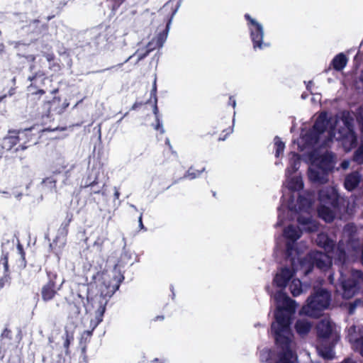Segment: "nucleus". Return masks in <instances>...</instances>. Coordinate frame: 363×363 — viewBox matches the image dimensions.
Listing matches in <instances>:
<instances>
[{"label":"nucleus","instance_id":"1","mask_svg":"<svg viewBox=\"0 0 363 363\" xmlns=\"http://www.w3.org/2000/svg\"><path fill=\"white\" fill-rule=\"evenodd\" d=\"M353 122L354 115L349 111L330 117L327 113L322 112L311 130L302 129L297 145L301 151L308 154L310 160L308 177L312 182L322 184L328 182V174L335 164V156L324 148L333 140L340 142L346 152L355 146L357 137Z\"/></svg>","mask_w":363,"mask_h":363},{"label":"nucleus","instance_id":"2","mask_svg":"<svg viewBox=\"0 0 363 363\" xmlns=\"http://www.w3.org/2000/svg\"><path fill=\"white\" fill-rule=\"evenodd\" d=\"M277 310L275 321L272 324L276 344L279 350L276 356L268 348L259 351L262 363H296L297 357L294 352L296 343L290 324L295 313L296 303L281 290L274 295Z\"/></svg>","mask_w":363,"mask_h":363},{"label":"nucleus","instance_id":"3","mask_svg":"<svg viewBox=\"0 0 363 363\" xmlns=\"http://www.w3.org/2000/svg\"><path fill=\"white\" fill-rule=\"evenodd\" d=\"M290 259L292 269L287 267L281 269L274 278V284L280 289L286 287L289 281H291L296 272L302 271L304 275L309 274L314 266L320 271L325 272L331 267L330 257L319 251H312L304 258L295 257V265Z\"/></svg>","mask_w":363,"mask_h":363},{"label":"nucleus","instance_id":"4","mask_svg":"<svg viewBox=\"0 0 363 363\" xmlns=\"http://www.w3.org/2000/svg\"><path fill=\"white\" fill-rule=\"evenodd\" d=\"M315 201V194L312 192L303 191L298 194L296 201L291 199L287 204V210L285 211V218L290 220L296 219L302 231L308 233L315 232L318 229V223L310 216L313 210V204Z\"/></svg>","mask_w":363,"mask_h":363},{"label":"nucleus","instance_id":"5","mask_svg":"<svg viewBox=\"0 0 363 363\" xmlns=\"http://www.w3.org/2000/svg\"><path fill=\"white\" fill-rule=\"evenodd\" d=\"M301 159L298 154L291 152L289 155V166L285 171V182L284 186L289 191L291 195L286 196L284 194L282 196V203L278 208V221L277 226H281L283 219L285 218V211L287 210V204L291 199H294V202L296 201L298 196L295 199L294 193L299 191L303 188V182L300 175L293 176L300 167Z\"/></svg>","mask_w":363,"mask_h":363},{"label":"nucleus","instance_id":"6","mask_svg":"<svg viewBox=\"0 0 363 363\" xmlns=\"http://www.w3.org/2000/svg\"><path fill=\"white\" fill-rule=\"evenodd\" d=\"M123 279L124 277L117 269V266L111 272L102 274V284L100 286L102 300L100 301V306L96 311V322L94 328L102 321L108 298L119 289L120 284Z\"/></svg>","mask_w":363,"mask_h":363},{"label":"nucleus","instance_id":"7","mask_svg":"<svg viewBox=\"0 0 363 363\" xmlns=\"http://www.w3.org/2000/svg\"><path fill=\"white\" fill-rule=\"evenodd\" d=\"M318 353L324 359H331L335 355L333 347L339 339L335 325L329 319L321 320L317 325Z\"/></svg>","mask_w":363,"mask_h":363},{"label":"nucleus","instance_id":"8","mask_svg":"<svg viewBox=\"0 0 363 363\" xmlns=\"http://www.w3.org/2000/svg\"><path fill=\"white\" fill-rule=\"evenodd\" d=\"M329 281L334 284L338 290V287L342 291V297L346 299L352 298L360 289V285L363 283V273L358 270H354L351 272L350 278L347 279L344 272L343 267L340 270V278L337 284H335L334 275H329Z\"/></svg>","mask_w":363,"mask_h":363},{"label":"nucleus","instance_id":"9","mask_svg":"<svg viewBox=\"0 0 363 363\" xmlns=\"http://www.w3.org/2000/svg\"><path fill=\"white\" fill-rule=\"evenodd\" d=\"M338 197L337 191L334 186L324 187L319 191L320 206L318 212L319 216L325 222L330 223L333 220L335 213L333 208H335Z\"/></svg>","mask_w":363,"mask_h":363},{"label":"nucleus","instance_id":"10","mask_svg":"<svg viewBox=\"0 0 363 363\" xmlns=\"http://www.w3.org/2000/svg\"><path fill=\"white\" fill-rule=\"evenodd\" d=\"M330 303V294L325 289H315L314 294L307 299V303L303 306L301 313L310 317H318L327 309Z\"/></svg>","mask_w":363,"mask_h":363},{"label":"nucleus","instance_id":"11","mask_svg":"<svg viewBox=\"0 0 363 363\" xmlns=\"http://www.w3.org/2000/svg\"><path fill=\"white\" fill-rule=\"evenodd\" d=\"M302 234L301 228L294 225H289L283 230V236L286 240L285 254L286 257H292V263L295 265V257H300L301 252L306 245L298 243L297 240Z\"/></svg>","mask_w":363,"mask_h":363},{"label":"nucleus","instance_id":"12","mask_svg":"<svg viewBox=\"0 0 363 363\" xmlns=\"http://www.w3.org/2000/svg\"><path fill=\"white\" fill-rule=\"evenodd\" d=\"M315 243L320 247H323L327 253L326 256L330 257V262L334 259L335 262H338L340 264L346 263V252L345 250V242L340 240L337 246L335 245L333 241L330 240L325 233H319L315 239ZM325 255V253H323Z\"/></svg>","mask_w":363,"mask_h":363},{"label":"nucleus","instance_id":"13","mask_svg":"<svg viewBox=\"0 0 363 363\" xmlns=\"http://www.w3.org/2000/svg\"><path fill=\"white\" fill-rule=\"evenodd\" d=\"M247 27L252 43L254 50H263L270 46V43L264 40V30L263 25L250 14L246 13Z\"/></svg>","mask_w":363,"mask_h":363},{"label":"nucleus","instance_id":"14","mask_svg":"<svg viewBox=\"0 0 363 363\" xmlns=\"http://www.w3.org/2000/svg\"><path fill=\"white\" fill-rule=\"evenodd\" d=\"M348 340L353 349L363 356V326H351L348 329Z\"/></svg>","mask_w":363,"mask_h":363},{"label":"nucleus","instance_id":"15","mask_svg":"<svg viewBox=\"0 0 363 363\" xmlns=\"http://www.w3.org/2000/svg\"><path fill=\"white\" fill-rule=\"evenodd\" d=\"M179 8V5L175 8V9L172 11V16L170 19L169 20L167 27H166V31L160 33L155 38H152L151 41L148 43L147 45L146 49L148 50L150 52H152V50H155L157 48H162L165 43L167 38V33L169 28L170 23L172 22L173 16L177 13Z\"/></svg>","mask_w":363,"mask_h":363},{"label":"nucleus","instance_id":"16","mask_svg":"<svg viewBox=\"0 0 363 363\" xmlns=\"http://www.w3.org/2000/svg\"><path fill=\"white\" fill-rule=\"evenodd\" d=\"M356 226L352 223L347 224L343 229L344 238H347L346 245L345 244V250L350 251L352 249L355 253L357 252V246L358 241L355 238Z\"/></svg>","mask_w":363,"mask_h":363},{"label":"nucleus","instance_id":"17","mask_svg":"<svg viewBox=\"0 0 363 363\" xmlns=\"http://www.w3.org/2000/svg\"><path fill=\"white\" fill-rule=\"evenodd\" d=\"M30 133V130H25L23 131L18 132L17 135H10L5 137L3 140L2 147L7 150H11L14 147L20 140H23L24 138H27Z\"/></svg>","mask_w":363,"mask_h":363},{"label":"nucleus","instance_id":"18","mask_svg":"<svg viewBox=\"0 0 363 363\" xmlns=\"http://www.w3.org/2000/svg\"><path fill=\"white\" fill-rule=\"evenodd\" d=\"M55 284L52 280H50L45 285H44L41 290L42 298L45 301L52 300L56 293L57 290L55 289Z\"/></svg>","mask_w":363,"mask_h":363},{"label":"nucleus","instance_id":"19","mask_svg":"<svg viewBox=\"0 0 363 363\" xmlns=\"http://www.w3.org/2000/svg\"><path fill=\"white\" fill-rule=\"evenodd\" d=\"M289 290L294 296H298L302 293L307 291L308 289V285L302 284L298 279L293 278L289 284Z\"/></svg>","mask_w":363,"mask_h":363},{"label":"nucleus","instance_id":"20","mask_svg":"<svg viewBox=\"0 0 363 363\" xmlns=\"http://www.w3.org/2000/svg\"><path fill=\"white\" fill-rule=\"evenodd\" d=\"M361 181V175L358 172H353L348 174L345 179V187L348 191H352L359 184Z\"/></svg>","mask_w":363,"mask_h":363},{"label":"nucleus","instance_id":"21","mask_svg":"<svg viewBox=\"0 0 363 363\" xmlns=\"http://www.w3.org/2000/svg\"><path fill=\"white\" fill-rule=\"evenodd\" d=\"M347 62V58L345 54L341 52L333 58L331 65L336 71H341L345 67Z\"/></svg>","mask_w":363,"mask_h":363},{"label":"nucleus","instance_id":"22","mask_svg":"<svg viewBox=\"0 0 363 363\" xmlns=\"http://www.w3.org/2000/svg\"><path fill=\"white\" fill-rule=\"evenodd\" d=\"M295 328L300 335H305L310 331L311 323L306 319H300L296 321Z\"/></svg>","mask_w":363,"mask_h":363},{"label":"nucleus","instance_id":"23","mask_svg":"<svg viewBox=\"0 0 363 363\" xmlns=\"http://www.w3.org/2000/svg\"><path fill=\"white\" fill-rule=\"evenodd\" d=\"M67 162L65 161L64 158H59L55 164V169L53 172L55 174H61L64 172L67 174L72 169L73 166H71L69 169H67Z\"/></svg>","mask_w":363,"mask_h":363},{"label":"nucleus","instance_id":"24","mask_svg":"<svg viewBox=\"0 0 363 363\" xmlns=\"http://www.w3.org/2000/svg\"><path fill=\"white\" fill-rule=\"evenodd\" d=\"M66 240L64 235L57 236L55 240L50 244V247L56 254L65 245Z\"/></svg>","mask_w":363,"mask_h":363},{"label":"nucleus","instance_id":"25","mask_svg":"<svg viewBox=\"0 0 363 363\" xmlns=\"http://www.w3.org/2000/svg\"><path fill=\"white\" fill-rule=\"evenodd\" d=\"M274 147H275V156L279 157L283 154L285 144L281 140L280 138L276 136L274 139Z\"/></svg>","mask_w":363,"mask_h":363},{"label":"nucleus","instance_id":"26","mask_svg":"<svg viewBox=\"0 0 363 363\" xmlns=\"http://www.w3.org/2000/svg\"><path fill=\"white\" fill-rule=\"evenodd\" d=\"M205 171V167L201 170H196L193 167H190L184 175V179H194L199 177L202 172Z\"/></svg>","mask_w":363,"mask_h":363},{"label":"nucleus","instance_id":"27","mask_svg":"<svg viewBox=\"0 0 363 363\" xmlns=\"http://www.w3.org/2000/svg\"><path fill=\"white\" fill-rule=\"evenodd\" d=\"M150 52L145 49V51L143 50H138L133 55H130L126 60H125V62H128V60H130L131 58H133V57H135L137 56V61H136V63H138V62H140V60H142L143 59H144L146 56L148 55V54L150 53Z\"/></svg>","mask_w":363,"mask_h":363},{"label":"nucleus","instance_id":"28","mask_svg":"<svg viewBox=\"0 0 363 363\" xmlns=\"http://www.w3.org/2000/svg\"><path fill=\"white\" fill-rule=\"evenodd\" d=\"M56 182H57L56 179L54 178V177H50L45 179L43 181V186L45 188L52 190L56 188Z\"/></svg>","mask_w":363,"mask_h":363},{"label":"nucleus","instance_id":"29","mask_svg":"<svg viewBox=\"0 0 363 363\" xmlns=\"http://www.w3.org/2000/svg\"><path fill=\"white\" fill-rule=\"evenodd\" d=\"M354 161L358 164L363 163V145H362L354 154Z\"/></svg>","mask_w":363,"mask_h":363},{"label":"nucleus","instance_id":"30","mask_svg":"<svg viewBox=\"0 0 363 363\" xmlns=\"http://www.w3.org/2000/svg\"><path fill=\"white\" fill-rule=\"evenodd\" d=\"M357 118L360 124L362 132L363 133V106L359 108Z\"/></svg>","mask_w":363,"mask_h":363},{"label":"nucleus","instance_id":"31","mask_svg":"<svg viewBox=\"0 0 363 363\" xmlns=\"http://www.w3.org/2000/svg\"><path fill=\"white\" fill-rule=\"evenodd\" d=\"M150 96L151 98L154 99V102L157 103L156 79H155L153 82L152 89L150 92Z\"/></svg>","mask_w":363,"mask_h":363},{"label":"nucleus","instance_id":"32","mask_svg":"<svg viewBox=\"0 0 363 363\" xmlns=\"http://www.w3.org/2000/svg\"><path fill=\"white\" fill-rule=\"evenodd\" d=\"M156 122H157V123L155 125V129L160 131L161 133H164V130L163 128L162 123L160 121L159 118H157V119H156Z\"/></svg>","mask_w":363,"mask_h":363},{"label":"nucleus","instance_id":"33","mask_svg":"<svg viewBox=\"0 0 363 363\" xmlns=\"http://www.w3.org/2000/svg\"><path fill=\"white\" fill-rule=\"evenodd\" d=\"M73 339L72 336L69 335L67 333L65 334V340L64 342V347L67 350L69 348L70 341Z\"/></svg>","mask_w":363,"mask_h":363},{"label":"nucleus","instance_id":"34","mask_svg":"<svg viewBox=\"0 0 363 363\" xmlns=\"http://www.w3.org/2000/svg\"><path fill=\"white\" fill-rule=\"evenodd\" d=\"M68 106H69V103L67 101H65L62 104V106L59 108H55V111L57 113H61L68 107Z\"/></svg>","mask_w":363,"mask_h":363},{"label":"nucleus","instance_id":"35","mask_svg":"<svg viewBox=\"0 0 363 363\" xmlns=\"http://www.w3.org/2000/svg\"><path fill=\"white\" fill-rule=\"evenodd\" d=\"M97 184V181H96V178H95L92 182H86L84 184V187L86 188V187H92L94 186L95 184Z\"/></svg>","mask_w":363,"mask_h":363},{"label":"nucleus","instance_id":"36","mask_svg":"<svg viewBox=\"0 0 363 363\" xmlns=\"http://www.w3.org/2000/svg\"><path fill=\"white\" fill-rule=\"evenodd\" d=\"M152 363H169V362L164 358H155L152 360Z\"/></svg>","mask_w":363,"mask_h":363},{"label":"nucleus","instance_id":"37","mask_svg":"<svg viewBox=\"0 0 363 363\" xmlns=\"http://www.w3.org/2000/svg\"><path fill=\"white\" fill-rule=\"evenodd\" d=\"M341 167L343 169H347L349 166H350V161L348 160H344L341 164H340Z\"/></svg>","mask_w":363,"mask_h":363},{"label":"nucleus","instance_id":"38","mask_svg":"<svg viewBox=\"0 0 363 363\" xmlns=\"http://www.w3.org/2000/svg\"><path fill=\"white\" fill-rule=\"evenodd\" d=\"M153 113L155 116V119H157V118H159V115H158V108H157V103H155L154 102V106H153Z\"/></svg>","mask_w":363,"mask_h":363},{"label":"nucleus","instance_id":"39","mask_svg":"<svg viewBox=\"0 0 363 363\" xmlns=\"http://www.w3.org/2000/svg\"><path fill=\"white\" fill-rule=\"evenodd\" d=\"M45 57L48 62H51L54 59V55L52 53L45 54Z\"/></svg>","mask_w":363,"mask_h":363},{"label":"nucleus","instance_id":"40","mask_svg":"<svg viewBox=\"0 0 363 363\" xmlns=\"http://www.w3.org/2000/svg\"><path fill=\"white\" fill-rule=\"evenodd\" d=\"M113 189H114V198H115V199H118L119 196H120V192H119L118 188L116 186L114 187Z\"/></svg>","mask_w":363,"mask_h":363},{"label":"nucleus","instance_id":"41","mask_svg":"<svg viewBox=\"0 0 363 363\" xmlns=\"http://www.w3.org/2000/svg\"><path fill=\"white\" fill-rule=\"evenodd\" d=\"M230 104H231L233 108L236 106V101L232 96L230 97Z\"/></svg>","mask_w":363,"mask_h":363},{"label":"nucleus","instance_id":"42","mask_svg":"<svg viewBox=\"0 0 363 363\" xmlns=\"http://www.w3.org/2000/svg\"><path fill=\"white\" fill-rule=\"evenodd\" d=\"M104 240H105V238H101H101H99L97 240H96V241L94 242V244H95V245H102V244L104 243Z\"/></svg>","mask_w":363,"mask_h":363},{"label":"nucleus","instance_id":"43","mask_svg":"<svg viewBox=\"0 0 363 363\" xmlns=\"http://www.w3.org/2000/svg\"><path fill=\"white\" fill-rule=\"evenodd\" d=\"M3 264H4L5 271H7L8 270V261L6 257L3 260Z\"/></svg>","mask_w":363,"mask_h":363},{"label":"nucleus","instance_id":"44","mask_svg":"<svg viewBox=\"0 0 363 363\" xmlns=\"http://www.w3.org/2000/svg\"><path fill=\"white\" fill-rule=\"evenodd\" d=\"M60 98L55 97V98L52 99V102H51L52 106H53V105H54L55 103H57H57H58V102H60Z\"/></svg>","mask_w":363,"mask_h":363},{"label":"nucleus","instance_id":"45","mask_svg":"<svg viewBox=\"0 0 363 363\" xmlns=\"http://www.w3.org/2000/svg\"><path fill=\"white\" fill-rule=\"evenodd\" d=\"M359 79V82H361V83L363 84V69L360 72Z\"/></svg>","mask_w":363,"mask_h":363},{"label":"nucleus","instance_id":"46","mask_svg":"<svg viewBox=\"0 0 363 363\" xmlns=\"http://www.w3.org/2000/svg\"><path fill=\"white\" fill-rule=\"evenodd\" d=\"M342 363H356V362L351 359H346L343 361Z\"/></svg>","mask_w":363,"mask_h":363},{"label":"nucleus","instance_id":"47","mask_svg":"<svg viewBox=\"0 0 363 363\" xmlns=\"http://www.w3.org/2000/svg\"><path fill=\"white\" fill-rule=\"evenodd\" d=\"M139 225L141 228H144L143 221H142V215H140V216L139 217Z\"/></svg>","mask_w":363,"mask_h":363},{"label":"nucleus","instance_id":"48","mask_svg":"<svg viewBox=\"0 0 363 363\" xmlns=\"http://www.w3.org/2000/svg\"><path fill=\"white\" fill-rule=\"evenodd\" d=\"M92 193L94 194H100L101 193L102 195H104V191H101V190L98 189V190H93Z\"/></svg>","mask_w":363,"mask_h":363},{"label":"nucleus","instance_id":"49","mask_svg":"<svg viewBox=\"0 0 363 363\" xmlns=\"http://www.w3.org/2000/svg\"><path fill=\"white\" fill-rule=\"evenodd\" d=\"M22 196V194L21 193H18V194H15V197L17 199H20L21 197Z\"/></svg>","mask_w":363,"mask_h":363},{"label":"nucleus","instance_id":"50","mask_svg":"<svg viewBox=\"0 0 363 363\" xmlns=\"http://www.w3.org/2000/svg\"><path fill=\"white\" fill-rule=\"evenodd\" d=\"M36 94H43L45 93V91L43 90V89H39L37 92H35Z\"/></svg>","mask_w":363,"mask_h":363},{"label":"nucleus","instance_id":"51","mask_svg":"<svg viewBox=\"0 0 363 363\" xmlns=\"http://www.w3.org/2000/svg\"><path fill=\"white\" fill-rule=\"evenodd\" d=\"M4 50V45L2 44H0V52H3Z\"/></svg>","mask_w":363,"mask_h":363},{"label":"nucleus","instance_id":"52","mask_svg":"<svg viewBox=\"0 0 363 363\" xmlns=\"http://www.w3.org/2000/svg\"><path fill=\"white\" fill-rule=\"evenodd\" d=\"M311 84H312V82H309L308 84H307V89H310V86H311Z\"/></svg>","mask_w":363,"mask_h":363},{"label":"nucleus","instance_id":"53","mask_svg":"<svg viewBox=\"0 0 363 363\" xmlns=\"http://www.w3.org/2000/svg\"><path fill=\"white\" fill-rule=\"evenodd\" d=\"M6 95L1 96H0V102H1L4 99H5V98H6Z\"/></svg>","mask_w":363,"mask_h":363},{"label":"nucleus","instance_id":"54","mask_svg":"<svg viewBox=\"0 0 363 363\" xmlns=\"http://www.w3.org/2000/svg\"><path fill=\"white\" fill-rule=\"evenodd\" d=\"M85 333H86L87 335L90 336V335H91L92 332L91 331H86Z\"/></svg>","mask_w":363,"mask_h":363},{"label":"nucleus","instance_id":"55","mask_svg":"<svg viewBox=\"0 0 363 363\" xmlns=\"http://www.w3.org/2000/svg\"><path fill=\"white\" fill-rule=\"evenodd\" d=\"M58 91V89H55L54 90L52 91V94H56L57 92Z\"/></svg>","mask_w":363,"mask_h":363},{"label":"nucleus","instance_id":"56","mask_svg":"<svg viewBox=\"0 0 363 363\" xmlns=\"http://www.w3.org/2000/svg\"><path fill=\"white\" fill-rule=\"evenodd\" d=\"M4 286V282H3V280L1 279L0 281V288L3 287Z\"/></svg>","mask_w":363,"mask_h":363},{"label":"nucleus","instance_id":"57","mask_svg":"<svg viewBox=\"0 0 363 363\" xmlns=\"http://www.w3.org/2000/svg\"><path fill=\"white\" fill-rule=\"evenodd\" d=\"M170 4H171V1L167 2V3L164 5V7L165 8V7H167V6H169L170 5Z\"/></svg>","mask_w":363,"mask_h":363},{"label":"nucleus","instance_id":"58","mask_svg":"<svg viewBox=\"0 0 363 363\" xmlns=\"http://www.w3.org/2000/svg\"><path fill=\"white\" fill-rule=\"evenodd\" d=\"M36 77H29V79L30 81H33V80H35Z\"/></svg>","mask_w":363,"mask_h":363},{"label":"nucleus","instance_id":"59","mask_svg":"<svg viewBox=\"0 0 363 363\" xmlns=\"http://www.w3.org/2000/svg\"><path fill=\"white\" fill-rule=\"evenodd\" d=\"M21 150H25V149H26V148H27V147H26V146H25V145H21Z\"/></svg>","mask_w":363,"mask_h":363},{"label":"nucleus","instance_id":"60","mask_svg":"<svg viewBox=\"0 0 363 363\" xmlns=\"http://www.w3.org/2000/svg\"><path fill=\"white\" fill-rule=\"evenodd\" d=\"M257 326H262L260 323H256L255 325V327H257Z\"/></svg>","mask_w":363,"mask_h":363},{"label":"nucleus","instance_id":"61","mask_svg":"<svg viewBox=\"0 0 363 363\" xmlns=\"http://www.w3.org/2000/svg\"><path fill=\"white\" fill-rule=\"evenodd\" d=\"M38 23H39V21H38V20H35V21H33V24Z\"/></svg>","mask_w":363,"mask_h":363},{"label":"nucleus","instance_id":"62","mask_svg":"<svg viewBox=\"0 0 363 363\" xmlns=\"http://www.w3.org/2000/svg\"><path fill=\"white\" fill-rule=\"evenodd\" d=\"M124 1H125V0H118V3H119V4H121V3H123Z\"/></svg>","mask_w":363,"mask_h":363},{"label":"nucleus","instance_id":"63","mask_svg":"<svg viewBox=\"0 0 363 363\" xmlns=\"http://www.w3.org/2000/svg\"><path fill=\"white\" fill-rule=\"evenodd\" d=\"M77 314L79 313V309L78 308H77V312H76Z\"/></svg>","mask_w":363,"mask_h":363},{"label":"nucleus","instance_id":"64","mask_svg":"<svg viewBox=\"0 0 363 363\" xmlns=\"http://www.w3.org/2000/svg\"><path fill=\"white\" fill-rule=\"evenodd\" d=\"M131 206L134 208H135V206L134 205H131Z\"/></svg>","mask_w":363,"mask_h":363}]
</instances>
